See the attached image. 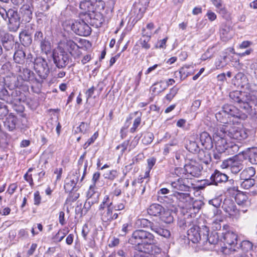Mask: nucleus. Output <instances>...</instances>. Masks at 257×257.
Listing matches in <instances>:
<instances>
[{
  "label": "nucleus",
  "instance_id": "50",
  "mask_svg": "<svg viewBox=\"0 0 257 257\" xmlns=\"http://www.w3.org/2000/svg\"><path fill=\"white\" fill-rule=\"evenodd\" d=\"M249 162L253 164H257V148L250 151L249 155Z\"/></svg>",
  "mask_w": 257,
  "mask_h": 257
},
{
  "label": "nucleus",
  "instance_id": "7",
  "mask_svg": "<svg viewBox=\"0 0 257 257\" xmlns=\"http://www.w3.org/2000/svg\"><path fill=\"white\" fill-rule=\"evenodd\" d=\"M222 207L224 211L228 213L229 216L236 218L239 217L241 210L239 209H237L232 200L229 198L225 199L223 202ZM241 211L244 213L245 210H242Z\"/></svg>",
  "mask_w": 257,
  "mask_h": 257
},
{
  "label": "nucleus",
  "instance_id": "32",
  "mask_svg": "<svg viewBox=\"0 0 257 257\" xmlns=\"http://www.w3.org/2000/svg\"><path fill=\"white\" fill-rule=\"evenodd\" d=\"M237 203L239 205H247L248 204L247 196L242 192H238L235 196Z\"/></svg>",
  "mask_w": 257,
  "mask_h": 257
},
{
  "label": "nucleus",
  "instance_id": "30",
  "mask_svg": "<svg viewBox=\"0 0 257 257\" xmlns=\"http://www.w3.org/2000/svg\"><path fill=\"white\" fill-rule=\"evenodd\" d=\"M113 207L108 206L107 209L100 212L101 219L103 222H108L112 221L111 214Z\"/></svg>",
  "mask_w": 257,
  "mask_h": 257
},
{
  "label": "nucleus",
  "instance_id": "34",
  "mask_svg": "<svg viewBox=\"0 0 257 257\" xmlns=\"http://www.w3.org/2000/svg\"><path fill=\"white\" fill-rule=\"evenodd\" d=\"M136 225L138 227L140 228H150L152 230V226H154L155 223L151 222L145 218L138 219L136 221Z\"/></svg>",
  "mask_w": 257,
  "mask_h": 257
},
{
  "label": "nucleus",
  "instance_id": "28",
  "mask_svg": "<svg viewBox=\"0 0 257 257\" xmlns=\"http://www.w3.org/2000/svg\"><path fill=\"white\" fill-rule=\"evenodd\" d=\"M173 196L183 203L191 204L192 202L193 198L188 193H176Z\"/></svg>",
  "mask_w": 257,
  "mask_h": 257
},
{
  "label": "nucleus",
  "instance_id": "10",
  "mask_svg": "<svg viewBox=\"0 0 257 257\" xmlns=\"http://www.w3.org/2000/svg\"><path fill=\"white\" fill-rule=\"evenodd\" d=\"M202 167L196 162L191 161L184 166V170L188 177H198L201 172Z\"/></svg>",
  "mask_w": 257,
  "mask_h": 257
},
{
  "label": "nucleus",
  "instance_id": "27",
  "mask_svg": "<svg viewBox=\"0 0 257 257\" xmlns=\"http://www.w3.org/2000/svg\"><path fill=\"white\" fill-rule=\"evenodd\" d=\"M164 208L159 204L154 203L148 208L147 211L149 215L154 216H160L164 211Z\"/></svg>",
  "mask_w": 257,
  "mask_h": 257
},
{
  "label": "nucleus",
  "instance_id": "61",
  "mask_svg": "<svg viewBox=\"0 0 257 257\" xmlns=\"http://www.w3.org/2000/svg\"><path fill=\"white\" fill-rule=\"evenodd\" d=\"M13 105V109L18 113H22L24 110V107L22 105L16 104H12Z\"/></svg>",
  "mask_w": 257,
  "mask_h": 257
},
{
  "label": "nucleus",
  "instance_id": "38",
  "mask_svg": "<svg viewBox=\"0 0 257 257\" xmlns=\"http://www.w3.org/2000/svg\"><path fill=\"white\" fill-rule=\"evenodd\" d=\"M162 83L163 81H161L160 82L156 83L152 86L151 90L155 94H159L167 89L166 85H163Z\"/></svg>",
  "mask_w": 257,
  "mask_h": 257
},
{
  "label": "nucleus",
  "instance_id": "33",
  "mask_svg": "<svg viewBox=\"0 0 257 257\" xmlns=\"http://www.w3.org/2000/svg\"><path fill=\"white\" fill-rule=\"evenodd\" d=\"M152 227L153 231L165 238L169 237L171 235L169 230L162 228L156 224H155L154 226H152Z\"/></svg>",
  "mask_w": 257,
  "mask_h": 257
},
{
  "label": "nucleus",
  "instance_id": "3",
  "mask_svg": "<svg viewBox=\"0 0 257 257\" xmlns=\"http://www.w3.org/2000/svg\"><path fill=\"white\" fill-rule=\"evenodd\" d=\"M54 63L57 68L63 69L71 61V57L64 48H59L55 51L52 55Z\"/></svg>",
  "mask_w": 257,
  "mask_h": 257
},
{
  "label": "nucleus",
  "instance_id": "56",
  "mask_svg": "<svg viewBox=\"0 0 257 257\" xmlns=\"http://www.w3.org/2000/svg\"><path fill=\"white\" fill-rule=\"evenodd\" d=\"M158 200L161 203H166L171 204L173 202L172 198H170L168 196H158Z\"/></svg>",
  "mask_w": 257,
  "mask_h": 257
},
{
  "label": "nucleus",
  "instance_id": "53",
  "mask_svg": "<svg viewBox=\"0 0 257 257\" xmlns=\"http://www.w3.org/2000/svg\"><path fill=\"white\" fill-rule=\"evenodd\" d=\"M66 233L64 230H60L54 237V239L55 241L60 242L62 241L64 237L66 236Z\"/></svg>",
  "mask_w": 257,
  "mask_h": 257
},
{
  "label": "nucleus",
  "instance_id": "43",
  "mask_svg": "<svg viewBox=\"0 0 257 257\" xmlns=\"http://www.w3.org/2000/svg\"><path fill=\"white\" fill-rule=\"evenodd\" d=\"M239 150V146L238 145L230 143L228 144L226 152L227 153L231 155H233L238 152Z\"/></svg>",
  "mask_w": 257,
  "mask_h": 257
},
{
  "label": "nucleus",
  "instance_id": "40",
  "mask_svg": "<svg viewBox=\"0 0 257 257\" xmlns=\"http://www.w3.org/2000/svg\"><path fill=\"white\" fill-rule=\"evenodd\" d=\"M215 117L218 121L223 123H227L228 118H229V116H227V114L223 111V109L215 114Z\"/></svg>",
  "mask_w": 257,
  "mask_h": 257
},
{
  "label": "nucleus",
  "instance_id": "47",
  "mask_svg": "<svg viewBox=\"0 0 257 257\" xmlns=\"http://www.w3.org/2000/svg\"><path fill=\"white\" fill-rule=\"evenodd\" d=\"M179 89L176 86H174L170 90L169 93H168L165 98L169 101H170L175 97V96L178 93Z\"/></svg>",
  "mask_w": 257,
  "mask_h": 257
},
{
  "label": "nucleus",
  "instance_id": "18",
  "mask_svg": "<svg viewBox=\"0 0 257 257\" xmlns=\"http://www.w3.org/2000/svg\"><path fill=\"white\" fill-rule=\"evenodd\" d=\"M211 182L209 185H214L217 186L218 183L226 182L228 177L225 173H223L220 171L215 170L210 178Z\"/></svg>",
  "mask_w": 257,
  "mask_h": 257
},
{
  "label": "nucleus",
  "instance_id": "60",
  "mask_svg": "<svg viewBox=\"0 0 257 257\" xmlns=\"http://www.w3.org/2000/svg\"><path fill=\"white\" fill-rule=\"evenodd\" d=\"M175 145L176 144L174 143H170L166 145L164 149L163 154L165 155H168L170 152L173 151L172 147Z\"/></svg>",
  "mask_w": 257,
  "mask_h": 257
},
{
  "label": "nucleus",
  "instance_id": "35",
  "mask_svg": "<svg viewBox=\"0 0 257 257\" xmlns=\"http://www.w3.org/2000/svg\"><path fill=\"white\" fill-rule=\"evenodd\" d=\"M161 220L164 222L170 224L174 221V217L172 213L169 210H165L161 213L160 216Z\"/></svg>",
  "mask_w": 257,
  "mask_h": 257
},
{
  "label": "nucleus",
  "instance_id": "23",
  "mask_svg": "<svg viewBox=\"0 0 257 257\" xmlns=\"http://www.w3.org/2000/svg\"><path fill=\"white\" fill-rule=\"evenodd\" d=\"M223 240L225 244L230 246H234L237 244V235L232 231H227L223 235Z\"/></svg>",
  "mask_w": 257,
  "mask_h": 257
},
{
  "label": "nucleus",
  "instance_id": "49",
  "mask_svg": "<svg viewBox=\"0 0 257 257\" xmlns=\"http://www.w3.org/2000/svg\"><path fill=\"white\" fill-rule=\"evenodd\" d=\"M103 176L106 179L113 180L117 176V172L114 170L107 171L104 173Z\"/></svg>",
  "mask_w": 257,
  "mask_h": 257
},
{
  "label": "nucleus",
  "instance_id": "4",
  "mask_svg": "<svg viewBox=\"0 0 257 257\" xmlns=\"http://www.w3.org/2000/svg\"><path fill=\"white\" fill-rule=\"evenodd\" d=\"M34 68L42 79H46L49 73V68L46 60L42 57H38L34 62Z\"/></svg>",
  "mask_w": 257,
  "mask_h": 257
},
{
  "label": "nucleus",
  "instance_id": "31",
  "mask_svg": "<svg viewBox=\"0 0 257 257\" xmlns=\"http://www.w3.org/2000/svg\"><path fill=\"white\" fill-rule=\"evenodd\" d=\"M220 35L223 41H226L232 37V33L230 27L225 26L220 29Z\"/></svg>",
  "mask_w": 257,
  "mask_h": 257
},
{
  "label": "nucleus",
  "instance_id": "41",
  "mask_svg": "<svg viewBox=\"0 0 257 257\" xmlns=\"http://www.w3.org/2000/svg\"><path fill=\"white\" fill-rule=\"evenodd\" d=\"M190 66L185 65L180 68L179 71L175 72V75L177 76L179 75L181 80L185 79L190 74L188 71V69L190 68Z\"/></svg>",
  "mask_w": 257,
  "mask_h": 257
},
{
  "label": "nucleus",
  "instance_id": "48",
  "mask_svg": "<svg viewBox=\"0 0 257 257\" xmlns=\"http://www.w3.org/2000/svg\"><path fill=\"white\" fill-rule=\"evenodd\" d=\"M222 202V198L221 196H218L213 198L208 201V203L210 205H211L215 207L216 208H218L220 207Z\"/></svg>",
  "mask_w": 257,
  "mask_h": 257
},
{
  "label": "nucleus",
  "instance_id": "1",
  "mask_svg": "<svg viewBox=\"0 0 257 257\" xmlns=\"http://www.w3.org/2000/svg\"><path fill=\"white\" fill-rule=\"evenodd\" d=\"M128 242L136 246V249L146 254L144 257H157L155 254L161 252V249L156 245V240L153 234L143 229H136L133 231Z\"/></svg>",
  "mask_w": 257,
  "mask_h": 257
},
{
  "label": "nucleus",
  "instance_id": "63",
  "mask_svg": "<svg viewBox=\"0 0 257 257\" xmlns=\"http://www.w3.org/2000/svg\"><path fill=\"white\" fill-rule=\"evenodd\" d=\"M95 89L96 88L92 86L86 91L85 94L87 100H88V99L90 98L92 96Z\"/></svg>",
  "mask_w": 257,
  "mask_h": 257
},
{
  "label": "nucleus",
  "instance_id": "5",
  "mask_svg": "<svg viewBox=\"0 0 257 257\" xmlns=\"http://www.w3.org/2000/svg\"><path fill=\"white\" fill-rule=\"evenodd\" d=\"M7 19H8L9 29L11 31L16 32L20 26L21 17L17 11L9 9L7 11Z\"/></svg>",
  "mask_w": 257,
  "mask_h": 257
},
{
  "label": "nucleus",
  "instance_id": "42",
  "mask_svg": "<svg viewBox=\"0 0 257 257\" xmlns=\"http://www.w3.org/2000/svg\"><path fill=\"white\" fill-rule=\"evenodd\" d=\"M243 181L240 183V186L245 189H248L252 187L255 184V180L253 179H241Z\"/></svg>",
  "mask_w": 257,
  "mask_h": 257
},
{
  "label": "nucleus",
  "instance_id": "29",
  "mask_svg": "<svg viewBox=\"0 0 257 257\" xmlns=\"http://www.w3.org/2000/svg\"><path fill=\"white\" fill-rule=\"evenodd\" d=\"M198 158L201 162L206 165L210 164L211 161L210 154L208 152L203 150H200L198 152Z\"/></svg>",
  "mask_w": 257,
  "mask_h": 257
},
{
  "label": "nucleus",
  "instance_id": "36",
  "mask_svg": "<svg viewBox=\"0 0 257 257\" xmlns=\"http://www.w3.org/2000/svg\"><path fill=\"white\" fill-rule=\"evenodd\" d=\"M185 147L188 151L192 153H198L200 150L198 144L195 141L189 140Z\"/></svg>",
  "mask_w": 257,
  "mask_h": 257
},
{
  "label": "nucleus",
  "instance_id": "62",
  "mask_svg": "<svg viewBox=\"0 0 257 257\" xmlns=\"http://www.w3.org/2000/svg\"><path fill=\"white\" fill-rule=\"evenodd\" d=\"M156 162V159L154 158H151L147 160L148 168L149 172L152 169L153 167L155 165Z\"/></svg>",
  "mask_w": 257,
  "mask_h": 257
},
{
  "label": "nucleus",
  "instance_id": "14",
  "mask_svg": "<svg viewBox=\"0 0 257 257\" xmlns=\"http://www.w3.org/2000/svg\"><path fill=\"white\" fill-rule=\"evenodd\" d=\"M202 228L197 225H193L187 231L188 237L193 243L202 242V232L201 231Z\"/></svg>",
  "mask_w": 257,
  "mask_h": 257
},
{
  "label": "nucleus",
  "instance_id": "55",
  "mask_svg": "<svg viewBox=\"0 0 257 257\" xmlns=\"http://www.w3.org/2000/svg\"><path fill=\"white\" fill-rule=\"evenodd\" d=\"M143 31V36H146L147 37V40H144L141 43L142 46L143 48L146 49H149L150 48V45L148 43L149 40H150L151 38L150 35H147L144 34V33L145 32V29L144 28L142 30Z\"/></svg>",
  "mask_w": 257,
  "mask_h": 257
},
{
  "label": "nucleus",
  "instance_id": "13",
  "mask_svg": "<svg viewBox=\"0 0 257 257\" xmlns=\"http://www.w3.org/2000/svg\"><path fill=\"white\" fill-rule=\"evenodd\" d=\"M201 231L202 232V243H205L207 241L211 244H216L219 240V236L217 232H212L209 236V227L206 225H202Z\"/></svg>",
  "mask_w": 257,
  "mask_h": 257
},
{
  "label": "nucleus",
  "instance_id": "45",
  "mask_svg": "<svg viewBox=\"0 0 257 257\" xmlns=\"http://www.w3.org/2000/svg\"><path fill=\"white\" fill-rule=\"evenodd\" d=\"M154 139V135L150 132L145 133L143 134L142 142L144 144L148 145L151 144Z\"/></svg>",
  "mask_w": 257,
  "mask_h": 257
},
{
  "label": "nucleus",
  "instance_id": "51",
  "mask_svg": "<svg viewBox=\"0 0 257 257\" xmlns=\"http://www.w3.org/2000/svg\"><path fill=\"white\" fill-rule=\"evenodd\" d=\"M9 110L7 106L0 102V119H3L8 113Z\"/></svg>",
  "mask_w": 257,
  "mask_h": 257
},
{
  "label": "nucleus",
  "instance_id": "20",
  "mask_svg": "<svg viewBox=\"0 0 257 257\" xmlns=\"http://www.w3.org/2000/svg\"><path fill=\"white\" fill-rule=\"evenodd\" d=\"M201 145L206 150H210L213 148V143L212 138L206 132H202L199 135Z\"/></svg>",
  "mask_w": 257,
  "mask_h": 257
},
{
  "label": "nucleus",
  "instance_id": "12",
  "mask_svg": "<svg viewBox=\"0 0 257 257\" xmlns=\"http://www.w3.org/2000/svg\"><path fill=\"white\" fill-rule=\"evenodd\" d=\"M34 40L35 42L40 44L42 51L46 53L50 51L51 49L50 43L41 31L37 30L36 31L34 34Z\"/></svg>",
  "mask_w": 257,
  "mask_h": 257
},
{
  "label": "nucleus",
  "instance_id": "11",
  "mask_svg": "<svg viewBox=\"0 0 257 257\" xmlns=\"http://www.w3.org/2000/svg\"><path fill=\"white\" fill-rule=\"evenodd\" d=\"M222 109L229 117H233L243 120L247 117V115L245 113L241 112L233 105L225 104L222 106Z\"/></svg>",
  "mask_w": 257,
  "mask_h": 257
},
{
  "label": "nucleus",
  "instance_id": "44",
  "mask_svg": "<svg viewBox=\"0 0 257 257\" xmlns=\"http://www.w3.org/2000/svg\"><path fill=\"white\" fill-rule=\"evenodd\" d=\"M20 39L24 45H29L31 43L32 39L30 36L25 32H22L20 34Z\"/></svg>",
  "mask_w": 257,
  "mask_h": 257
},
{
  "label": "nucleus",
  "instance_id": "64",
  "mask_svg": "<svg viewBox=\"0 0 257 257\" xmlns=\"http://www.w3.org/2000/svg\"><path fill=\"white\" fill-rule=\"evenodd\" d=\"M249 255L252 257H257V244L252 245V247L249 253Z\"/></svg>",
  "mask_w": 257,
  "mask_h": 257
},
{
  "label": "nucleus",
  "instance_id": "9",
  "mask_svg": "<svg viewBox=\"0 0 257 257\" xmlns=\"http://www.w3.org/2000/svg\"><path fill=\"white\" fill-rule=\"evenodd\" d=\"M221 166L223 168H229L231 172L235 174L243 169V165L242 161L238 160L235 157L223 161Z\"/></svg>",
  "mask_w": 257,
  "mask_h": 257
},
{
  "label": "nucleus",
  "instance_id": "24",
  "mask_svg": "<svg viewBox=\"0 0 257 257\" xmlns=\"http://www.w3.org/2000/svg\"><path fill=\"white\" fill-rule=\"evenodd\" d=\"M232 83L237 87H244L247 83V77L244 73L238 72L232 79Z\"/></svg>",
  "mask_w": 257,
  "mask_h": 257
},
{
  "label": "nucleus",
  "instance_id": "6",
  "mask_svg": "<svg viewBox=\"0 0 257 257\" xmlns=\"http://www.w3.org/2000/svg\"><path fill=\"white\" fill-rule=\"evenodd\" d=\"M71 30L77 35L88 36L91 32V28L83 20H78L71 25Z\"/></svg>",
  "mask_w": 257,
  "mask_h": 257
},
{
  "label": "nucleus",
  "instance_id": "39",
  "mask_svg": "<svg viewBox=\"0 0 257 257\" xmlns=\"http://www.w3.org/2000/svg\"><path fill=\"white\" fill-rule=\"evenodd\" d=\"M255 173V171L253 167H248L244 170L240 174V179H252Z\"/></svg>",
  "mask_w": 257,
  "mask_h": 257
},
{
  "label": "nucleus",
  "instance_id": "22",
  "mask_svg": "<svg viewBox=\"0 0 257 257\" xmlns=\"http://www.w3.org/2000/svg\"><path fill=\"white\" fill-rule=\"evenodd\" d=\"M22 21L29 22L32 18V10L29 5H24L20 9Z\"/></svg>",
  "mask_w": 257,
  "mask_h": 257
},
{
  "label": "nucleus",
  "instance_id": "57",
  "mask_svg": "<svg viewBox=\"0 0 257 257\" xmlns=\"http://www.w3.org/2000/svg\"><path fill=\"white\" fill-rule=\"evenodd\" d=\"M9 92L3 86L0 87V99L7 101V97H8Z\"/></svg>",
  "mask_w": 257,
  "mask_h": 257
},
{
  "label": "nucleus",
  "instance_id": "59",
  "mask_svg": "<svg viewBox=\"0 0 257 257\" xmlns=\"http://www.w3.org/2000/svg\"><path fill=\"white\" fill-rule=\"evenodd\" d=\"M89 128L88 123L84 122H82L79 126L77 127L80 132L85 134L87 132Z\"/></svg>",
  "mask_w": 257,
  "mask_h": 257
},
{
  "label": "nucleus",
  "instance_id": "2",
  "mask_svg": "<svg viewBox=\"0 0 257 257\" xmlns=\"http://www.w3.org/2000/svg\"><path fill=\"white\" fill-rule=\"evenodd\" d=\"M249 131L243 127L231 125H222L217 129L214 134L215 150L220 152H225L228 144L225 137L239 141L244 140L247 138Z\"/></svg>",
  "mask_w": 257,
  "mask_h": 257
},
{
  "label": "nucleus",
  "instance_id": "21",
  "mask_svg": "<svg viewBox=\"0 0 257 257\" xmlns=\"http://www.w3.org/2000/svg\"><path fill=\"white\" fill-rule=\"evenodd\" d=\"M79 172H76L69 179H67L64 186L66 192H70L76 187L79 180Z\"/></svg>",
  "mask_w": 257,
  "mask_h": 257
},
{
  "label": "nucleus",
  "instance_id": "8",
  "mask_svg": "<svg viewBox=\"0 0 257 257\" xmlns=\"http://www.w3.org/2000/svg\"><path fill=\"white\" fill-rule=\"evenodd\" d=\"M171 187L173 195L180 191H188L190 188L188 179L182 178H179L176 180L171 182Z\"/></svg>",
  "mask_w": 257,
  "mask_h": 257
},
{
  "label": "nucleus",
  "instance_id": "26",
  "mask_svg": "<svg viewBox=\"0 0 257 257\" xmlns=\"http://www.w3.org/2000/svg\"><path fill=\"white\" fill-rule=\"evenodd\" d=\"M21 92L19 90H11V94H9L8 97H7V103L11 104H16L20 102L21 98L20 95Z\"/></svg>",
  "mask_w": 257,
  "mask_h": 257
},
{
  "label": "nucleus",
  "instance_id": "19",
  "mask_svg": "<svg viewBox=\"0 0 257 257\" xmlns=\"http://www.w3.org/2000/svg\"><path fill=\"white\" fill-rule=\"evenodd\" d=\"M66 47L70 56L74 58L79 57L82 54L79 46L72 40H67Z\"/></svg>",
  "mask_w": 257,
  "mask_h": 257
},
{
  "label": "nucleus",
  "instance_id": "46",
  "mask_svg": "<svg viewBox=\"0 0 257 257\" xmlns=\"http://www.w3.org/2000/svg\"><path fill=\"white\" fill-rule=\"evenodd\" d=\"M252 243L249 241L243 240L241 242L240 246L244 252L248 253L249 251H250L252 247Z\"/></svg>",
  "mask_w": 257,
  "mask_h": 257
},
{
  "label": "nucleus",
  "instance_id": "37",
  "mask_svg": "<svg viewBox=\"0 0 257 257\" xmlns=\"http://www.w3.org/2000/svg\"><path fill=\"white\" fill-rule=\"evenodd\" d=\"M26 57L25 53L22 50L16 51L14 55V60L18 64H23Z\"/></svg>",
  "mask_w": 257,
  "mask_h": 257
},
{
  "label": "nucleus",
  "instance_id": "52",
  "mask_svg": "<svg viewBox=\"0 0 257 257\" xmlns=\"http://www.w3.org/2000/svg\"><path fill=\"white\" fill-rule=\"evenodd\" d=\"M196 220L194 218H193L190 214H187L185 216V228L192 226L194 224Z\"/></svg>",
  "mask_w": 257,
  "mask_h": 257
},
{
  "label": "nucleus",
  "instance_id": "54",
  "mask_svg": "<svg viewBox=\"0 0 257 257\" xmlns=\"http://www.w3.org/2000/svg\"><path fill=\"white\" fill-rule=\"evenodd\" d=\"M192 207L194 210V212L198 211L203 205V202L200 200H196L192 202Z\"/></svg>",
  "mask_w": 257,
  "mask_h": 257
},
{
  "label": "nucleus",
  "instance_id": "25",
  "mask_svg": "<svg viewBox=\"0 0 257 257\" xmlns=\"http://www.w3.org/2000/svg\"><path fill=\"white\" fill-rule=\"evenodd\" d=\"M17 123V117L12 113L9 115L4 122L5 127L11 132L14 131L16 130Z\"/></svg>",
  "mask_w": 257,
  "mask_h": 257
},
{
  "label": "nucleus",
  "instance_id": "16",
  "mask_svg": "<svg viewBox=\"0 0 257 257\" xmlns=\"http://www.w3.org/2000/svg\"><path fill=\"white\" fill-rule=\"evenodd\" d=\"M95 186L91 185L87 192V199L84 205V207L87 210H88L91 206L98 200V194L94 190Z\"/></svg>",
  "mask_w": 257,
  "mask_h": 257
},
{
  "label": "nucleus",
  "instance_id": "58",
  "mask_svg": "<svg viewBox=\"0 0 257 257\" xmlns=\"http://www.w3.org/2000/svg\"><path fill=\"white\" fill-rule=\"evenodd\" d=\"M98 136L97 132L95 133L88 140L86 143L84 145V148L86 149L89 145L93 143L96 139Z\"/></svg>",
  "mask_w": 257,
  "mask_h": 257
},
{
  "label": "nucleus",
  "instance_id": "17",
  "mask_svg": "<svg viewBox=\"0 0 257 257\" xmlns=\"http://www.w3.org/2000/svg\"><path fill=\"white\" fill-rule=\"evenodd\" d=\"M148 4V0H139L138 3L134 5L132 12L136 14L137 18L140 19L145 12Z\"/></svg>",
  "mask_w": 257,
  "mask_h": 257
},
{
  "label": "nucleus",
  "instance_id": "15",
  "mask_svg": "<svg viewBox=\"0 0 257 257\" xmlns=\"http://www.w3.org/2000/svg\"><path fill=\"white\" fill-rule=\"evenodd\" d=\"M17 72L19 73V77L25 81L39 82L35 77V74L28 68H22L20 66H16Z\"/></svg>",
  "mask_w": 257,
  "mask_h": 257
}]
</instances>
